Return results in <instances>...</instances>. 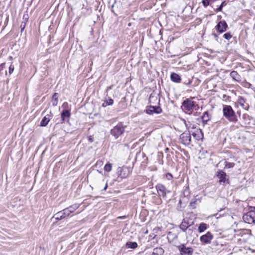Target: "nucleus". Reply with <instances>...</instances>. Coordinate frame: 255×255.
<instances>
[{"mask_svg":"<svg viewBox=\"0 0 255 255\" xmlns=\"http://www.w3.org/2000/svg\"><path fill=\"white\" fill-rule=\"evenodd\" d=\"M194 98V97H191L186 99L182 103L181 108L185 113L191 114L194 110H196L199 108L198 105L196 104V102L193 101L192 100Z\"/></svg>","mask_w":255,"mask_h":255,"instance_id":"f257e3e1","label":"nucleus"},{"mask_svg":"<svg viewBox=\"0 0 255 255\" xmlns=\"http://www.w3.org/2000/svg\"><path fill=\"white\" fill-rule=\"evenodd\" d=\"M223 112L224 116L230 121L233 122L237 121V120L235 113L231 106L228 105L224 106Z\"/></svg>","mask_w":255,"mask_h":255,"instance_id":"f03ea898","label":"nucleus"},{"mask_svg":"<svg viewBox=\"0 0 255 255\" xmlns=\"http://www.w3.org/2000/svg\"><path fill=\"white\" fill-rule=\"evenodd\" d=\"M253 209H255V207L250 206V211L243 215V220L245 222L248 224L255 223L254 215L253 214Z\"/></svg>","mask_w":255,"mask_h":255,"instance_id":"7ed1b4c3","label":"nucleus"},{"mask_svg":"<svg viewBox=\"0 0 255 255\" xmlns=\"http://www.w3.org/2000/svg\"><path fill=\"white\" fill-rule=\"evenodd\" d=\"M180 255H192L194 250L192 247H187L183 244L177 246Z\"/></svg>","mask_w":255,"mask_h":255,"instance_id":"20e7f679","label":"nucleus"},{"mask_svg":"<svg viewBox=\"0 0 255 255\" xmlns=\"http://www.w3.org/2000/svg\"><path fill=\"white\" fill-rule=\"evenodd\" d=\"M158 195L159 197H162L164 199H166V194L170 192L166 187L161 184H158L155 186Z\"/></svg>","mask_w":255,"mask_h":255,"instance_id":"39448f33","label":"nucleus"},{"mask_svg":"<svg viewBox=\"0 0 255 255\" xmlns=\"http://www.w3.org/2000/svg\"><path fill=\"white\" fill-rule=\"evenodd\" d=\"M131 172L130 168L127 166L120 167L118 168V176L122 178H126L128 177Z\"/></svg>","mask_w":255,"mask_h":255,"instance_id":"423d86ee","label":"nucleus"},{"mask_svg":"<svg viewBox=\"0 0 255 255\" xmlns=\"http://www.w3.org/2000/svg\"><path fill=\"white\" fill-rule=\"evenodd\" d=\"M181 142L185 145H189L191 141V135L189 131L186 130L180 136Z\"/></svg>","mask_w":255,"mask_h":255,"instance_id":"0eeeda50","label":"nucleus"},{"mask_svg":"<svg viewBox=\"0 0 255 255\" xmlns=\"http://www.w3.org/2000/svg\"><path fill=\"white\" fill-rule=\"evenodd\" d=\"M213 239V235L211 232H208L206 234L200 237V241L203 244H209Z\"/></svg>","mask_w":255,"mask_h":255,"instance_id":"6e6552de","label":"nucleus"},{"mask_svg":"<svg viewBox=\"0 0 255 255\" xmlns=\"http://www.w3.org/2000/svg\"><path fill=\"white\" fill-rule=\"evenodd\" d=\"M191 226V224L189 223L187 219H184L180 225H179V228L184 232H185L188 230V232L192 233V230L189 228Z\"/></svg>","mask_w":255,"mask_h":255,"instance_id":"1a4fd4ad","label":"nucleus"},{"mask_svg":"<svg viewBox=\"0 0 255 255\" xmlns=\"http://www.w3.org/2000/svg\"><path fill=\"white\" fill-rule=\"evenodd\" d=\"M68 216H69L68 212L65 208L62 211L58 212V213L54 214V215L53 216V218L55 219L56 221H59Z\"/></svg>","mask_w":255,"mask_h":255,"instance_id":"9d476101","label":"nucleus"},{"mask_svg":"<svg viewBox=\"0 0 255 255\" xmlns=\"http://www.w3.org/2000/svg\"><path fill=\"white\" fill-rule=\"evenodd\" d=\"M162 110L159 106H150L146 110V113L148 114H152L153 113L159 114L161 112Z\"/></svg>","mask_w":255,"mask_h":255,"instance_id":"9b49d317","label":"nucleus"},{"mask_svg":"<svg viewBox=\"0 0 255 255\" xmlns=\"http://www.w3.org/2000/svg\"><path fill=\"white\" fill-rule=\"evenodd\" d=\"M227 26V24L225 21H221L216 25V28L220 33H223L226 30Z\"/></svg>","mask_w":255,"mask_h":255,"instance_id":"f8f14e48","label":"nucleus"},{"mask_svg":"<svg viewBox=\"0 0 255 255\" xmlns=\"http://www.w3.org/2000/svg\"><path fill=\"white\" fill-rule=\"evenodd\" d=\"M238 102L239 105L245 110H248L249 108V105L246 103V100L242 97H239L238 98Z\"/></svg>","mask_w":255,"mask_h":255,"instance_id":"ddd939ff","label":"nucleus"},{"mask_svg":"<svg viewBox=\"0 0 255 255\" xmlns=\"http://www.w3.org/2000/svg\"><path fill=\"white\" fill-rule=\"evenodd\" d=\"M124 128H112L111 130V134L116 138H117L124 132Z\"/></svg>","mask_w":255,"mask_h":255,"instance_id":"4468645a","label":"nucleus"},{"mask_svg":"<svg viewBox=\"0 0 255 255\" xmlns=\"http://www.w3.org/2000/svg\"><path fill=\"white\" fill-rule=\"evenodd\" d=\"M217 176L220 179L219 180L220 183L222 182V183H225L226 182V181H227V179H226L227 174L223 170H219L217 172Z\"/></svg>","mask_w":255,"mask_h":255,"instance_id":"2eb2a0df","label":"nucleus"},{"mask_svg":"<svg viewBox=\"0 0 255 255\" xmlns=\"http://www.w3.org/2000/svg\"><path fill=\"white\" fill-rule=\"evenodd\" d=\"M70 116V111L68 110H63L61 114V119L64 122H68Z\"/></svg>","mask_w":255,"mask_h":255,"instance_id":"dca6fc26","label":"nucleus"},{"mask_svg":"<svg viewBox=\"0 0 255 255\" xmlns=\"http://www.w3.org/2000/svg\"><path fill=\"white\" fill-rule=\"evenodd\" d=\"M52 118L51 113L50 114L46 115L41 120L40 122V126L42 127L46 126Z\"/></svg>","mask_w":255,"mask_h":255,"instance_id":"f3484780","label":"nucleus"},{"mask_svg":"<svg viewBox=\"0 0 255 255\" xmlns=\"http://www.w3.org/2000/svg\"><path fill=\"white\" fill-rule=\"evenodd\" d=\"M192 135L196 140H198L202 139L203 137V134L201 128H198L195 132H193Z\"/></svg>","mask_w":255,"mask_h":255,"instance_id":"a211bd4d","label":"nucleus"},{"mask_svg":"<svg viewBox=\"0 0 255 255\" xmlns=\"http://www.w3.org/2000/svg\"><path fill=\"white\" fill-rule=\"evenodd\" d=\"M210 119L211 116L209 114L208 112H204L201 118L203 126H204L205 124H207V122L210 121Z\"/></svg>","mask_w":255,"mask_h":255,"instance_id":"6ab92c4d","label":"nucleus"},{"mask_svg":"<svg viewBox=\"0 0 255 255\" xmlns=\"http://www.w3.org/2000/svg\"><path fill=\"white\" fill-rule=\"evenodd\" d=\"M170 78L173 82L175 83H179L181 80L180 76L175 73H172L171 74Z\"/></svg>","mask_w":255,"mask_h":255,"instance_id":"aec40b11","label":"nucleus"},{"mask_svg":"<svg viewBox=\"0 0 255 255\" xmlns=\"http://www.w3.org/2000/svg\"><path fill=\"white\" fill-rule=\"evenodd\" d=\"M79 207V205L77 204H73L68 208H66V210L68 211V214L70 215V214L73 213Z\"/></svg>","mask_w":255,"mask_h":255,"instance_id":"412c9836","label":"nucleus"},{"mask_svg":"<svg viewBox=\"0 0 255 255\" xmlns=\"http://www.w3.org/2000/svg\"><path fill=\"white\" fill-rule=\"evenodd\" d=\"M164 251L162 248H155L153 249L152 255H162Z\"/></svg>","mask_w":255,"mask_h":255,"instance_id":"4be33fe9","label":"nucleus"},{"mask_svg":"<svg viewBox=\"0 0 255 255\" xmlns=\"http://www.w3.org/2000/svg\"><path fill=\"white\" fill-rule=\"evenodd\" d=\"M231 77L236 81H240L241 80V77L237 71H233L230 73Z\"/></svg>","mask_w":255,"mask_h":255,"instance_id":"5701e85b","label":"nucleus"},{"mask_svg":"<svg viewBox=\"0 0 255 255\" xmlns=\"http://www.w3.org/2000/svg\"><path fill=\"white\" fill-rule=\"evenodd\" d=\"M208 227V225L205 223H201L198 227V232L199 233H202L204 232Z\"/></svg>","mask_w":255,"mask_h":255,"instance_id":"b1692460","label":"nucleus"},{"mask_svg":"<svg viewBox=\"0 0 255 255\" xmlns=\"http://www.w3.org/2000/svg\"><path fill=\"white\" fill-rule=\"evenodd\" d=\"M58 94L55 93L52 96V104L53 106H56L58 104Z\"/></svg>","mask_w":255,"mask_h":255,"instance_id":"393cba45","label":"nucleus"},{"mask_svg":"<svg viewBox=\"0 0 255 255\" xmlns=\"http://www.w3.org/2000/svg\"><path fill=\"white\" fill-rule=\"evenodd\" d=\"M126 246L128 248L135 249L137 247V244L136 242H128L126 244Z\"/></svg>","mask_w":255,"mask_h":255,"instance_id":"a878e982","label":"nucleus"},{"mask_svg":"<svg viewBox=\"0 0 255 255\" xmlns=\"http://www.w3.org/2000/svg\"><path fill=\"white\" fill-rule=\"evenodd\" d=\"M149 100L150 103L154 104V103L153 102V101L157 102L158 104L159 103V99L157 97V96H154L152 95L150 96Z\"/></svg>","mask_w":255,"mask_h":255,"instance_id":"bb28decb","label":"nucleus"},{"mask_svg":"<svg viewBox=\"0 0 255 255\" xmlns=\"http://www.w3.org/2000/svg\"><path fill=\"white\" fill-rule=\"evenodd\" d=\"M112 164L108 163L106 164L104 166V170L107 172H110L112 170Z\"/></svg>","mask_w":255,"mask_h":255,"instance_id":"cd10ccee","label":"nucleus"},{"mask_svg":"<svg viewBox=\"0 0 255 255\" xmlns=\"http://www.w3.org/2000/svg\"><path fill=\"white\" fill-rule=\"evenodd\" d=\"M61 107H62V108L63 109V110H68V111L71 110V108L67 102L63 103Z\"/></svg>","mask_w":255,"mask_h":255,"instance_id":"c85d7f7f","label":"nucleus"},{"mask_svg":"<svg viewBox=\"0 0 255 255\" xmlns=\"http://www.w3.org/2000/svg\"><path fill=\"white\" fill-rule=\"evenodd\" d=\"M114 101L112 99H109L107 101H106L103 104V107H106L108 105H112L113 104Z\"/></svg>","mask_w":255,"mask_h":255,"instance_id":"c756f323","label":"nucleus"},{"mask_svg":"<svg viewBox=\"0 0 255 255\" xmlns=\"http://www.w3.org/2000/svg\"><path fill=\"white\" fill-rule=\"evenodd\" d=\"M235 163L233 162H226L225 167L227 168H231L234 166Z\"/></svg>","mask_w":255,"mask_h":255,"instance_id":"7c9ffc66","label":"nucleus"},{"mask_svg":"<svg viewBox=\"0 0 255 255\" xmlns=\"http://www.w3.org/2000/svg\"><path fill=\"white\" fill-rule=\"evenodd\" d=\"M226 4V3L225 1L222 2V3H221V5L218 8H217L216 9V11L217 12V11H222L223 6H224Z\"/></svg>","mask_w":255,"mask_h":255,"instance_id":"2f4dec72","label":"nucleus"},{"mask_svg":"<svg viewBox=\"0 0 255 255\" xmlns=\"http://www.w3.org/2000/svg\"><path fill=\"white\" fill-rule=\"evenodd\" d=\"M223 37L225 39H226L227 40H229L232 38V35L230 33H226L224 34Z\"/></svg>","mask_w":255,"mask_h":255,"instance_id":"473e14b6","label":"nucleus"},{"mask_svg":"<svg viewBox=\"0 0 255 255\" xmlns=\"http://www.w3.org/2000/svg\"><path fill=\"white\" fill-rule=\"evenodd\" d=\"M14 65H13L12 64L9 66V69H8V72L9 74H11L14 71Z\"/></svg>","mask_w":255,"mask_h":255,"instance_id":"72a5a7b5","label":"nucleus"},{"mask_svg":"<svg viewBox=\"0 0 255 255\" xmlns=\"http://www.w3.org/2000/svg\"><path fill=\"white\" fill-rule=\"evenodd\" d=\"M221 240V239H218V240L215 241V242L214 243V245H215V246H216L217 247L219 246H222L223 244H220Z\"/></svg>","mask_w":255,"mask_h":255,"instance_id":"f704fd0d","label":"nucleus"},{"mask_svg":"<svg viewBox=\"0 0 255 255\" xmlns=\"http://www.w3.org/2000/svg\"><path fill=\"white\" fill-rule=\"evenodd\" d=\"M202 3L205 7H207L210 3V0H202Z\"/></svg>","mask_w":255,"mask_h":255,"instance_id":"c9c22d12","label":"nucleus"},{"mask_svg":"<svg viewBox=\"0 0 255 255\" xmlns=\"http://www.w3.org/2000/svg\"><path fill=\"white\" fill-rule=\"evenodd\" d=\"M166 177L168 180H171L173 178L172 175L170 173H167L166 175Z\"/></svg>","mask_w":255,"mask_h":255,"instance_id":"e433bc0d","label":"nucleus"},{"mask_svg":"<svg viewBox=\"0 0 255 255\" xmlns=\"http://www.w3.org/2000/svg\"><path fill=\"white\" fill-rule=\"evenodd\" d=\"M102 164H103L102 161H101V160H98L97 161L96 163V166H101L102 165Z\"/></svg>","mask_w":255,"mask_h":255,"instance_id":"4c0bfd02","label":"nucleus"},{"mask_svg":"<svg viewBox=\"0 0 255 255\" xmlns=\"http://www.w3.org/2000/svg\"><path fill=\"white\" fill-rule=\"evenodd\" d=\"M107 187H108V183H107V182H106V184H105V186L104 188V190L105 191L107 189Z\"/></svg>","mask_w":255,"mask_h":255,"instance_id":"58836bf2","label":"nucleus"},{"mask_svg":"<svg viewBox=\"0 0 255 255\" xmlns=\"http://www.w3.org/2000/svg\"><path fill=\"white\" fill-rule=\"evenodd\" d=\"M125 216H120L119 217H118V219H125Z\"/></svg>","mask_w":255,"mask_h":255,"instance_id":"ea45409f","label":"nucleus"},{"mask_svg":"<svg viewBox=\"0 0 255 255\" xmlns=\"http://www.w3.org/2000/svg\"><path fill=\"white\" fill-rule=\"evenodd\" d=\"M112 89V86H110L107 88V91Z\"/></svg>","mask_w":255,"mask_h":255,"instance_id":"a19ab883","label":"nucleus"},{"mask_svg":"<svg viewBox=\"0 0 255 255\" xmlns=\"http://www.w3.org/2000/svg\"><path fill=\"white\" fill-rule=\"evenodd\" d=\"M26 17H25V19H28V15H26Z\"/></svg>","mask_w":255,"mask_h":255,"instance_id":"79ce46f5","label":"nucleus"},{"mask_svg":"<svg viewBox=\"0 0 255 255\" xmlns=\"http://www.w3.org/2000/svg\"><path fill=\"white\" fill-rule=\"evenodd\" d=\"M24 28V26H23V27L21 28V30H22Z\"/></svg>","mask_w":255,"mask_h":255,"instance_id":"37998d69","label":"nucleus"},{"mask_svg":"<svg viewBox=\"0 0 255 255\" xmlns=\"http://www.w3.org/2000/svg\"><path fill=\"white\" fill-rule=\"evenodd\" d=\"M97 171L98 172L101 173V172L99 170H97Z\"/></svg>","mask_w":255,"mask_h":255,"instance_id":"c03bdc74","label":"nucleus"},{"mask_svg":"<svg viewBox=\"0 0 255 255\" xmlns=\"http://www.w3.org/2000/svg\"><path fill=\"white\" fill-rule=\"evenodd\" d=\"M191 83V82L190 81L188 83V84H190Z\"/></svg>","mask_w":255,"mask_h":255,"instance_id":"a18cd8bd","label":"nucleus"},{"mask_svg":"<svg viewBox=\"0 0 255 255\" xmlns=\"http://www.w3.org/2000/svg\"><path fill=\"white\" fill-rule=\"evenodd\" d=\"M89 140L92 141L91 138L90 137L89 138Z\"/></svg>","mask_w":255,"mask_h":255,"instance_id":"49530a36","label":"nucleus"}]
</instances>
